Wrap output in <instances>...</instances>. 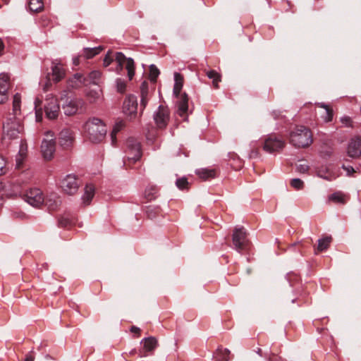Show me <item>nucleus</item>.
Returning a JSON list of instances; mask_svg holds the SVG:
<instances>
[{
  "mask_svg": "<svg viewBox=\"0 0 361 361\" xmlns=\"http://www.w3.org/2000/svg\"><path fill=\"white\" fill-rule=\"evenodd\" d=\"M83 131L91 142H99L104 138L107 130L101 119L93 117L85 123Z\"/></svg>",
  "mask_w": 361,
  "mask_h": 361,
  "instance_id": "f257e3e1",
  "label": "nucleus"
},
{
  "mask_svg": "<svg viewBox=\"0 0 361 361\" xmlns=\"http://www.w3.org/2000/svg\"><path fill=\"white\" fill-rule=\"evenodd\" d=\"M289 142L296 148H307L313 142V134L309 128L296 126L290 133Z\"/></svg>",
  "mask_w": 361,
  "mask_h": 361,
  "instance_id": "f03ea898",
  "label": "nucleus"
},
{
  "mask_svg": "<svg viewBox=\"0 0 361 361\" xmlns=\"http://www.w3.org/2000/svg\"><path fill=\"white\" fill-rule=\"evenodd\" d=\"M114 55L113 52L109 51L104 59V66H109L114 61ZM115 60L118 63L120 69H122L125 64V68L128 71V77L131 80L135 75V63L133 59L126 58L121 52H116L115 54Z\"/></svg>",
  "mask_w": 361,
  "mask_h": 361,
  "instance_id": "7ed1b4c3",
  "label": "nucleus"
},
{
  "mask_svg": "<svg viewBox=\"0 0 361 361\" xmlns=\"http://www.w3.org/2000/svg\"><path fill=\"white\" fill-rule=\"evenodd\" d=\"M127 160L124 161L125 165H130L135 164L142 157L140 143L134 138H128L126 141Z\"/></svg>",
  "mask_w": 361,
  "mask_h": 361,
  "instance_id": "20e7f679",
  "label": "nucleus"
},
{
  "mask_svg": "<svg viewBox=\"0 0 361 361\" xmlns=\"http://www.w3.org/2000/svg\"><path fill=\"white\" fill-rule=\"evenodd\" d=\"M286 146V142L283 137L275 133L269 134L264 140L263 149L267 152L273 153L279 152Z\"/></svg>",
  "mask_w": 361,
  "mask_h": 361,
  "instance_id": "39448f33",
  "label": "nucleus"
},
{
  "mask_svg": "<svg viewBox=\"0 0 361 361\" xmlns=\"http://www.w3.org/2000/svg\"><path fill=\"white\" fill-rule=\"evenodd\" d=\"M232 241L234 247L238 252L246 250L250 245L247 234L243 227L235 228L233 230Z\"/></svg>",
  "mask_w": 361,
  "mask_h": 361,
  "instance_id": "423d86ee",
  "label": "nucleus"
},
{
  "mask_svg": "<svg viewBox=\"0 0 361 361\" xmlns=\"http://www.w3.org/2000/svg\"><path fill=\"white\" fill-rule=\"evenodd\" d=\"M4 133L10 139H16L23 133V126L16 117L7 119L3 126Z\"/></svg>",
  "mask_w": 361,
  "mask_h": 361,
  "instance_id": "0eeeda50",
  "label": "nucleus"
},
{
  "mask_svg": "<svg viewBox=\"0 0 361 361\" xmlns=\"http://www.w3.org/2000/svg\"><path fill=\"white\" fill-rule=\"evenodd\" d=\"M154 121L159 129L166 128L170 119V111L167 106L160 105L154 112Z\"/></svg>",
  "mask_w": 361,
  "mask_h": 361,
  "instance_id": "6e6552de",
  "label": "nucleus"
},
{
  "mask_svg": "<svg viewBox=\"0 0 361 361\" xmlns=\"http://www.w3.org/2000/svg\"><path fill=\"white\" fill-rule=\"evenodd\" d=\"M23 199L30 205L37 207L44 202L42 192L39 188H30L23 195Z\"/></svg>",
  "mask_w": 361,
  "mask_h": 361,
  "instance_id": "1a4fd4ad",
  "label": "nucleus"
},
{
  "mask_svg": "<svg viewBox=\"0 0 361 361\" xmlns=\"http://www.w3.org/2000/svg\"><path fill=\"white\" fill-rule=\"evenodd\" d=\"M141 344L142 348L139 350L140 357L152 355L159 345L158 340L154 336L143 338L141 341Z\"/></svg>",
  "mask_w": 361,
  "mask_h": 361,
  "instance_id": "9d476101",
  "label": "nucleus"
},
{
  "mask_svg": "<svg viewBox=\"0 0 361 361\" xmlns=\"http://www.w3.org/2000/svg\"><path fill=\"white\" fill-rule=\"evenodd\" d=\"M137 102L136 97L133 95L127 96L123 103V112L130 119L135 118L137 115Z\"/></svg>",
  "mask_w": 361,
  "mask_h": 361,
  "instance_id": "9b49d317",
  "label": "nucleus"
},
{
  "mask_svg": "<svg viewBox=\"0 0 361 361\" xmlns=\"http://www.w3.org/2000/svg\"><path fill=\"white\" fill-rule=\"evenodd\" d=\"M60 106L56 97L51 96L47 98L44 104V111L46 116L49 119H55L58 117Z\"/></svg>",
  "mask_w": 361,
  "mask_h": 361,
  "instance_id": "f8f14e48",
  "label": "nucleus"
},
{
  "mask_svg": "<svg viewBox=\"0 0 361 361\" xmlns=\"http://www.w3.org/2000/svg\"><path fill=\"white\" fill-rule=\"evenodd\" d=\"M79 183L75 175L69 174L61 182L63 190L68 195H74L78 190Z\"/></svg>",
  "mask_w": 361,
  "mask_h": 361,
  "instance_id": "ddd939ff",
  "label": "nucleus"
},
{
  "mask_svg": "<svg viewBox=\"0 0 361 361\" xmlns=\"http://www.w3.org/2000/svg\"><path fill=\"white\" fill-rule=\"evenodd\" d=\"M347 154L353 159H357L361 157L360 136H355L349 140L347 146Z\"/></svg>",
  "mask_w": 361,
  "mask_h": 361,
  "instance_id": "4468645a",
  "label": "nucleus"
},
{
  "mask_svg": "<svg viewBox=\"0 0 361 361\" xmlns=\"http://www.w3.org/2000/svg\"><path fill=\"white\" fill-rule=\"evenodd\" d=\"M178 100L176 102L177 114L179 116L186 121L188 116V102L189 97L185 92H183L176 97Z\"/></svg>",
  "mask_w": 361,
  "mask_h": 361,
  "instance_id": "2eb2a0df",
  "label": "nucleus"
},
{
  "mask_svg": "<svg viewBox=\"0 0 361 361\" xmlns=\"http://www.w3.org/2000/svg\"><path fill=\"white\" fill-rule=\"evenodd\" d=\"M83 105L84 102L82 99H75L67 101L62 105V109L66 115L73 116L82 109Z\"/></svg>",
  "mask_w": 361,
  "mask_h": 361,
  "instance_id": "dca6fc26",
  "label": "nucleus"
},
{
  "mask_svg": "<svg viewBox=\"0 0 361 361\" xmlns=\"http://www.w3.org/2000/svg\"><path fill=\"white\" fill-rule=\"evenodd\" d=\"M74 140V133L71 129H63L59 135V144L64 149H68L72 147Z\"/></svg>",
  "mask_w": 361,
  "mask_h": 361,
  "instance_id": "f3484780",
  "label": "nucleus"
},
{
  "mask_svg": "<svg viewBox=\"0 0 361 361\" xmlns=\"http://www.w3.org/2000/svg\"><path fill=\"white\" fill-rule=\"evenodd\" d=\"M25 184L20 180L11 181L6 188V192L10 196H22L24 195Z\"/></svg>",
  "mask_w": 361,
  "mask_h": 361,
  "instance_id": "a211bd4d",
  "label": "nucleus"
},
{
  "mask_svg": "<svg viewBox=\"0 0 361 361\" xmlns=\"http://www.w3.org/2000/svg\"><path fill=\"white\" fill-rule=\"evenodd\" d=\"M10 88L9 76L3 73L0 75V104L6 102L8 99Z\"/></svg>",
  "mask_w": 361,
  "mask_h": 361,
  "instance_id": "6ab92c4d",
  "label": "nucleus"
},
{
  "mask_svg": "<svg viewBox=\"0 0 361 361\" xmlns=\"http://www.w3.org/2000/svg\"><path fill=\"white\" fill-rule=\"evenodd\" d=\"M56 149V142L51 139L50 140H43L41 145V151L43 157L47 160H51L53 158Z\"/></svg>",
  "mask_w": 361,
  "mask_h": 361,
  "instance_id": "aec40b11",
  "label": "nucleus"
},
{
  "mask_svg": "<svg viewBox=\"0 0 361 361\" xmlns=\"http://www.w3.org/2000/svg\"><path fill=\"white\" fill-rule=\"evenodd\" d=\"M52 80L54 82L61 81L66 75V71L60 63L52 62L51 66Z\"/></svg>",
  "mask_w": 361,
  "mask_h": 361,
  "instance_id": "412c9836",
  "label": "nucleus"
},
{
  "mask_svg": "<svg viewBox=\"0 0 361 361\" xmlns=\"http://www.w3.org/2000/svg\"><path fill=\"white\" fill-rule=\"evenodd\" d=\"M85 79L82 74L75 73L68 80L67 82L68 87L71 88H78L85 84Z\"/></svg>",
  "mask_w": 361,
  "mask_h": 361,
  "instance_id": "4be33fe9",
  "label": "nucleus"
},
{
  "mask_svg": "<svg viewBox=\"0 0 361 361\" xmlns=\"http://www.w3.org/2000/svg\"><path fill=\"white\" fill-rule=\"evenodd\" d=\"M195 173L203 180H207L216 177V171L212 169H200L197 170Z\"/></svg>",
  "mask_w": 361,
  "mask_h": 361,
  "instance_id": "5701e85b",
  "label": "nucleus"
},
{
  "mask_svg": "<svg viewBox=\"0 0 361 361\" xmlns=\"http://www.w3.org/2000/svg\"><path fill=\"white\" fill-rule=\"evenodd\" d=\"M149 90H148V84L146 81H144L140 85V105L142 108V110L146 107L148 101H149Z\"/></svg>",
  "mask_w": 361,
  "mask_h": 361,
  "instance_id": "b1692460",
  "label": "nucleus"
},
{
  "mask_svg": "<svg viewBox=\"0 0 361 361\" xmlns=\"http://www.w3.org/2000/svg\"><path fill=\"white\" fill-rule=\"evenodd\" d=\"M174 80L175 84L173 92L175 97H178V95L180 94V92L183 86V77L180 73H175Z\"/></svg>",
  "mask_w": 361,
  "mask_h": 361,
  "instance_id": "393cba45",
  "label": "nucleus"
},
{
  "mask_svg": "<svg viewBox=\"0 0 361 361\" xmlns=\"http://www.w3.org/2000/svg\"><path fill=\"white\" fill-rule=\"evenodd\" d=\"M94 195V188L92 185H86L85 188V192L82 195V200L83 203L85 205L90 204V202L92 201L93 197Z\"/></svg>",
  "mask_w": 361,
  "mask_h": 361,
  "instance_id": "a878e982",
  "label": "nucleus"
},
{
  "mask_svg": "<svg viewBox=\"0 0 361 361\" xmlns=\"http://www.w3.org/2000/svg\"><path fill=\"white\" fill-rule=\"evenodd\" d=\"M332 242V237L331 236H325L321 239H319L318 240V245L317 247V251H315V253L317 254V252H323L329 248L330 246L331 243Z\"/></svg>",
  "mask_w": 361,
  "mask_h": 361,
  "instance_id": "bb28decb",
  "label": "nucleus"
},
{
  "mask_svg": "<svg viewBox=\"0 0 361 361\" xmlns=\"http://www.w3.org/2000/svg\"><path fill=\"white\" fill-rule=\"evenodd\" d=\"M206 75L212 80V85L214 88H219V82L221 80V75L215 70L204 71Z\"/></svg>",
  "mask_w": 361,
  "mask_h": 361,
  "instance_id": "cd10ccee",
  "label": "nucleus"
},
{
  "mask_svg": "<svg viewBox=\"0 0 361 361\" xmlns=\"http://www.w3.org/2000/svg\"><path fill=\"white\" fill-rule=\"evenodd\" d=\"M75 219L70 214H64L58 219L59 226L61 228H67L74 224Z\"/></svg>",
  "mask_w": 361,
  "mask_h": 361,
  "instance_id": "c85d7f7f",
  "label": "nucleus"
},
{
  "mask_svg": "<svg viewBox=\"0 0 361 361\" xmlns=\"http://www.w3.org/2000/svg\"><path fill=\"white\" fill-rule=\"evenodd\" d=\"M214 355L216 361H228L230 360V350L227 348L223 349L221 347H219L216 350Z\"/></svg>",
  "mask_w": 361,
  "mask_h": 361,
  "instance_id": "c756f323",
  "label": "nucleus"
},
{
  "mask_svg": "<svg viewBox=\"0 0 361 361\" xmlns=\"http://www.w3.org/2000/svg\"><path fill=\"white\" fill-rule=\"evenodd\" d=\"M28 7L31 12L39 13L44 9V2L42 0H30Z\"/></svg>",
  "mask_w": 361,
  "mask_h": 361,
  "instance_id": "7c9ffc66",
  "label": "nucleus"
},
{
  "mask_svg": "<svg viewBox=\"0 0 361 361\" xmlns=\"http://www.w3.org/2000/svg\"><path fill=\"white\" fill-rule=\"evenodd\" d=\"M158 189L154 185H148L145 190V197L147 201H152L157 197Z\"/></svg>",
  "mask_w": 361,
  "mask_h": 361,
  "instance_id": "2f4dec72",
  "label": "nucleus"
},
{
  "mask_svg": "<svg viewBox=\"0 0 361 361\" xmlns=\"http://www.w3.org/2000/svg\"><path fill=\"white\" fill-rule=\"evenodd\" d=\"M161 212L158 206L149 205L146 207V214L148 219H153L156 218Z\"/></svg>",
  "mask_w": 361,
  "mask_h": 361,
  "instance_id": "473e14b6",
  "label": "nucleus"
},
{
  "mask_svg": "<svg viewBox=\"0 0 361 361\" xmlns=\"http://www.w3.org/2000/svg\"><path fill=\"white\" fill-rule=\"evenodd\" d=\"M102 49L103 48L101 46L94 48H85L83 49L84 57L87 59H92L99 54Z\"/></svg>",
  "mask_w": 361,
  "mask_h": 361,
  "instance_id": "72a5a7b5",
  "label": "nucleus"
},
{
  "mask_svg": "<svg viewBox=\"0 0 361 361\" xmlns=\"http://www.w3.org/2000/svg\"><path fill=\"white\" fill-rule=\"evenodd\" d=\"M42 100L39 97H37L35 100V110L36 121L40 122L42 119L43 111L42 108Z\"/></svg>",
  "mask_w": 361,
  "mask_h": 361,
  "instance_id": "f704fd0d",
  "label": "nucleus"
},
{
  "mask_svg": "<svg viewBox=\"0 0 361 361\" xmlns=\"http://www.w3.org/2000/svg\"><path fill=\"white\" fill-rule=\"evenodd\" d=\"M45 204L50 211H55L61 205V201L59 197H57L56 200L49 198L46 200Z\"/></svg>",
  "mask_w": 361,
  "mask_h": 361,
  "instance_id": "c9c22d12",
  "label": "nucleus"
},
{
  "mask_svg": "<svg viewBox=\"0 0 361 361\" xmlns=\"http://www.w3.org/2000/svg\"><path fill=\"white\" fill-rule=\"evenodd\" d=\"M20 102H21V97L20 94L17 93L13 97V111L15 115H18L20 114Z\"/></svg>",
  "mask_w": 361,
  "mask_h": 361,
  "instance_id": "e433bc0d",
  "label": "nucleus"
},
{
  "mask_svg": "<svg viewBox=\"0 0 361 361\" xmlns=\"http://www.w3.org/2000/svg\"><path fill=\"white\" fill-rule=\"evenodd\" d=\"M160 74L159 70L157 68V67L152 64L149 66V78L151 82H156L157 79Z\"/></svg>",
  "mask_w": 361,
  "mask_h": 361,
  "instance_id": "4c0bfd02",
  "label": "nucleus"
},
{
  "mask_svg": "<svg viewBox=\"0 0 361 361\" xmlns=\"http://www.w3.org/2000/svg\"><path fill=\"white\" fill-rule=\"evenodd\" d=\"M320 106L326 110V116L324 117V121L326 123L331 121L334 116L333 109L329 105L325 104H322Z\"/></svg>",
  "mask_w": 361,
  "mask_h": 361,
  "instance_id": "58836bf2",
  "label": "nucleus"
},
{
  "mask_svg": "<svg viewBox=\"0 0 361 361\" xmlns=\"http://www.w3.org/2000/svg\"><path fill=\"white\" fill-rule=\"evenodd\" d=\"M176 185L180 190H188L189 188V183L185 177L178 178Z\"/></svg>",
  "mask_w": 361,
  "mask_h": 361,
  "instance_id": "ea45409f",
  "label": "nucleus"
},
{
  "mask_svg": "<svg viewBox=\"0 0 361 361\" xmlns=\"http://www.w3.org/2000/svg\"><path fill=\"white\" fill-rule=\"evenodd\" d=\"M329 200L336 203H344L343 195L341 193L335 192L329 196Z\"/></svg>",
  "mask_w": 361,
  "mask_h": 361,
  "instance_id": "a19ab883",
  "label": "nucleus"
},
{
  "mask_svg": "<svg viewBox=\"0 0 361 361\" xmlns=\"http://www.w3.org/2000/svg\"><path fill=\"white\" fill-rule=\"evenodd\" d=\"M126 82L122 79H117L116 80V90L119 93H124L126 90Z\"/></svg>",
  "mask_w": 361,
  "mask_h": 361,
  "instance_id": "79ce46f5",
  "label": "nucleus"
},
{
  "mask_svg": "<svg viewBox=\"0 0 361 361\" xmlns=\"http://www.w3.org/2000/svg\"><path fill=\"white\" fill-rule=\"evenodd\" d=\"M290 185L296 190H300L303 188L304 183L300 178H293L290 181Z\"/></svg>",
  "mask_w": 361,
  "mask_h": 361,
  "instance_id": "37998d69",
  "label": "nucleus"
},
{
  "mask_svg": "<svg viewBox=\"0 0 361 361\" xmlns=\"http://www.w3.org/2000/svg\"><path fill=\"white\" fill-rule=\"evenodd\" d=\"M341 122L342 123L344 127L352 128L353 127V121L350 117L348 116H343L340 118Z\"/></svg>",
  "mask_w": 361,
  "mask_h": 361,
  "instance_id": "c03bdc74",
  "label": "nucleus"
},
{
  "mask_svg": "<svg viewBox=\"0 0 361 361\" xmlns=\"http://www.w3.org/2000/svg\"><path fill=\"white\" fill-rule=\"evenodd\" d=\"M125 126H126L125 121H123V120H120V121H118L116 122L112 130L114 131V133H118L123 128H124Z\"/></svg>",
  "mask_w": 361,
  "mask_h": 361,
  "instance_id": "a18cd8bd",
  "label": "nucleus"
},
{
  "mask_svg": "<svg viewBox=\"0 0 361 361\" xmlns=\"http://www.w3.org/2000/svg\"><path fill=\"white\" fill-rule=\"evenodd\" d=\"M27 147L25 144L22 143L20 147V149L18 155L20 157H27Z\"/></svg>",
  "mask_w": 361,
  "mask_h": 361,
  "instance_id": "49530a36",
  "label": "nucleus"
},
{
  "mask_svg": "<svg viewBox=\"0 0 361 361\" xmlns=\"http://www.w3.org/2000/svg\"><path fill=\"white\" fill-rule=\"evenodd\" d=\"M342 168L346 171L348 176H353V173H355L357 172V171H359V169H357V170H355L351 166L343 165Z\"/></svg>",
  "mask_w": 361,
  "mask_h": 361,
  "instance_id": "de8ad7c7",
  "label": "nucleus"
},
{
  "mask_svg": "<svg viewBox=\"0 0 361 361\" xmlns=\"http://www.w3.org/2000/svg\"><path fill=\"white\" fill-rule=\"evenodd\" d=\"M6 162L4 158L0 155V176L5 173L6 171Z\"/></svg>",
  "mask_w": 361,
  "mask_h": 361,
  "instance_id": "09e8293b",
  "label": "nucleus"
},
{
  "mask_svg": "<svg viewBox=\"0 0 361 361\" xmlns=\"http://www.w3.org/2000/svg\"><path fill=\"white\" fill-rule=\"evenodd\" d=\"M310 169V167L307 164H300L297 166V171L299 173H307Z\"/></svg>",
  "mask_w": 361,
  "mask_h": 361,
  "instance_id": "8fccbe9b",
  "label": "nucleus"
},
{
  "mask_svg": "<svg viewBox=\"0 0 361 361\" xmlns=\"http://www.w3.org/2000/svg\"><path fill=\"white\" fill-rule=\"evenodd\" d=\"M46 82L43 86V90L44 91H48L49 87L51 86V79H50V74L48 73L46 77Z\"/></svg>",
  "mask_w": 361,
  "mask_h": 361,
  "instance_id": "3c124183",
  "label": "nucleus"
},
{
  "mask_svg": "<svg viewBox=\"0 0 361 361\" xmlns=\"http://www.w3.org/2000/svg\"><path fill=\"white\" fill-rule=\"evenodd\" d=\"M25 159V157H20L17 154L16 157V167L18 169L21 168Z\"/></svg>",
  "mask_w": 361,
  "mask_h": 361,
  "instance_id": "603ef678",
  "label": "nucleus"
},
{
  "mask_svg": "<svg viewBox=\"0 0 361 361\" xmlns=\"http://www.w3.org/2000/svg\"><path fill=\"white\" fill-rule=\"evenodd\" d=\"M89 76L93 80H96L100 78L101 73L98 71H94L90 73Z\"/></svg>",
  "mask_w": 361,
  "mask_h": 361,
  "instance_id": "864d4df0",
  "label": "nucleus"
},
{
  "mask_svg": "<svg viewBox=\"0 0 361 361\" xmlns=\"http://www.w3.org/2000/svg\"><path fill=\"white\" fill-rule=\"evenodd\" d=\"M130 331L133 334H137V336H140V329L137 326H131Z\"/></svg>",
  "mask_w": 361,
  "mask_h": 361,
  "instance_id": "5fc2aeb1",
  "label": "nucleus"
},
{
  "mask_svg": "<svg viewBox=\"0 0 361 361\" xmlns=\"http://www.w3.org/2000/svg\"><path fill=\"white\" fill-rule=\"evenodd\" d=\"M13 216L16 218L24 219L26 217V214L23 212H15L13 213Z\"/></svg>",
  "mask_w": 361,
  "mask_h": 361,
  "instance_id": "6e6d98bb",
  "label": "nucleus"
},
{
  "mask_svg": "<svg viewBox=\"0 0 361 361\" xmlns=\"http://www.w3.org/2000/svg\"><path fill=\"white\" fill-rule=\"evenodd\" d=\"M34 360H35L34 355L31 353H30L26 355L24 361H34Z\"/></svg>",
  "mask_w": 361,
  "mask_h": 361,
  "instance_id": "4d7b16f0",
  "label": "nucleus"
},
{
  "mask_svg": "<svg viewBox=\"0 0 361 361\" xmlns=\"http://www.w3.org/2000/svg\"><path fill=\"white\" fill-rule=\"evenodd\" d=\"M116 134L117 133H114L113 130L111 133V139L113 145L116 142Z\"/></svg>",
  "mask_w": 361,
  "mask_h": 361,
  "instance_id": "13d9d810",
  "label": "nucleus"
},
{
  "mask_svg": "<svg viewBox=\"0 0 361 361\" xmlns=\"http://www.w3.org/2000/svg\"><path fill=\"white\" fill-rule=\"evenodd\" d=\"M5 45L2 39L0 38V56L4 54Z\"/></svg>",
  "mask_w": 361,
  "mask_h": 361,
  "instance_id": "bf43d9fd",
  "label": "nucleus"
},
{
  "mask_svg": "<svg viewBox=\"0 0 361 361\" xmlns=\"http://www.w3.org/2000/svg\"><path fill=\"white\" fill-rule=\"evenodd\" d=\"M259 154V150L258 149H252L250 152V157H257Z\"/></svg>",
  "mask_w": 361,
  "mask_h": 361,
  "instance_id": "052dcab7",
  "label": "nucleus"
},
{
  "mask_svg": "<svg viewBox=\"0 0 361 361\" xmlns=\"http://www.w3.org/2000/svg\"><path fill=\"white\" fill-rule=\"evenodd\" d=\"M6 186L4 185L3 183L0 182V192L4 190V189L6 190Z\"/></svg>",
  "mask_w": 361,
  "mask_h": 361,
  "instance_id": "680f3d73",
  "label": "nucleus"
},
{
  "mask_svg": "<svg viewBox=\"0 0 361 361\" xmlns=\"http://www.w3.org/2000/svg\"><path fill=\"white\" fill-rule=\"evenodd\" d=\"M73 63L77 66L79 64V57H77L73 59Z\"/></svg>",
  "mask_w": 361,
  "mask_h": 361,
  "instance_id": "e2e57ef3",
  "label": "nucleus"
},
{
  "mask_svg": "<svg viewBox=\"0 0 361 361\" xmlns=\"http://www.w3.org/2000/svg\"><path fill=\"white\" fill-rule=\"evenodd\" d=\"M298 243H293V244L290 245L289 246V248H290H290H293V247H294L296 245H298Z\"/></svg>",
  "mask_w": 361,
  "mask_h": 361,
  "instance_id": "0e129e2a",
  "label": "nucleus"
},
{
  "mask_svg": "<svg viewBox=\"0 0 361 361\" xmlns=\"http://www.w3.org/2000/svg\"><path fill=\"white\" fill-rule=\"evenodd\" d=\"M5 4H8L9 2V0H2Z\"/></svg>",
  "mask_w": 361,
  "mask_h": 361,
  "instance_id": "69168bd1",
  "label": "nucleus"
},
{
  "mask_svg": "<svg viewBox=\"0 0 361 361\" xmlns=\"http://www.w3.org/2000/svg\"><path fill=\"white\" fill-rule=\"evenodd\" d=\"M262 350L260 348L258 349L257 353L261 354Z\"/></svg>",
  "mask_w": 361,
  "mask_h": 361,
  "instance_id": "338daca9",
  "label": "nucleus"
},
{
  "mask_svg": "<svg viewBox=\"0 0 361 361\" xmlns=\"http://www.w3.org/2000/svg\"><path fill=\"white\" fill-rule=\"evenodd\" d=\"M135 353V350H132V351L130 352V354H132V355H133V354H134Z\"/></svg>",
  "mask_w": 361,
  "mask_h": 361,
  "instance_id": "774afa93",
  "label": "nucleus"
}]
</instances>
